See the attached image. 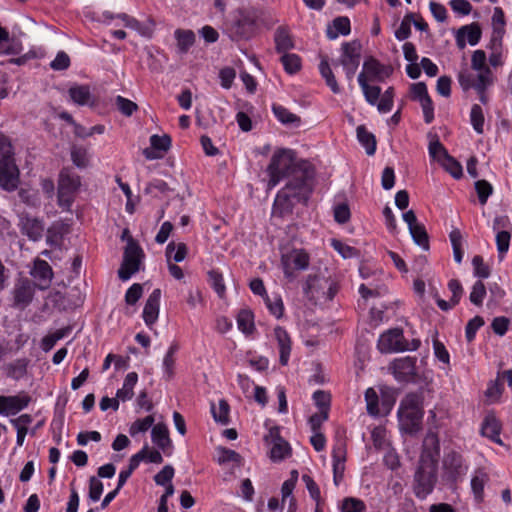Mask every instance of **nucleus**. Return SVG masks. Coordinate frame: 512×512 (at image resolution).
Instances as JSON below:
<instances>
[{"label": "nucleus", "instance_id": "nucleus-1", "mask_svg": "<svg viewBox=\"0 0 512 512\" xmlns=\"http://www.w3.org/2000/svg\"><path fill=\"white\" fill-rule=\"evenodd\" d=\"M295 179H289L283 189L276 195L273 214L283 217L292 213L295 202H307L312 191L314 169L311 165H302Z\"/></svg>", "mask_w": 512, "mask_h": 512}, {"label": "nucleus", "instance_id": "nucleus-2", "mask_svg": "<svg viewBox=\"0 0 512 512\" xmlns=\"http://www.w3.org/2000/svg\"><path fill=\"white\" fill-rule=\"evenodd\" d=\"M304 164L310 165L307 161L296 162L292 150L284 148L276 150L267 167L269 175L268 189L274 188L285 177L295 179L298 170L302 169Z\"/></svg>", "mask_w": 512, "mask_h": 512}, {"label": "nucleus", "instance_id": "nucleus-3", "mask_svg": "<svg viewBox=\"0 0 512 512\" xmlns=\"http://www.w3.org/2000/svg\"><path fill=\"white\" fill-rule=\"evenodd\" d=\"M304 294L313 301H330L334 298L338 291L335 280L324 275H309L305 286Z\"/></svg>", "mask_w": 512, "mask_h": 512}, {"label": "nucleus", "instance_id": "nucleus-4", "mask_svg": "<svg viewBox=\"0 0 512 512\" xmlns=\"http://www.w3.org/2000/svg\"><path fill=\"white\" fill-rule=\"evenodd\" d=\"M420 344L419 339H413L410 343L407 342L401 328H392L380 335L377 347L381 353H394L415 351L420 347Z\"/></svg>", "mask_w": 512, "mask_h": 512}, {"label": "nucleus", "instance_id": "nucleus-5", "mask_svg": "<svg viewBox=\"0 0 512 512\" xmlns=\"http://www.w3.org/2000/svg\"><path fill=\"white\" fill-rule=\"evenodd\" d=\"M437 482V465L419 462L413 479V492L418 499L430 495Z\"/></svg>", "mask_w": 512, "mask_h": 512}, {"label": "nucleus", "instance_id": "nucleus-6", "mask_svg": "<svg viewBox=\"0 0 512 512\" xmlns=\"http://www.w3.org/2000/svg\"><path fill=\"white\" fill-rule=\"evenodd\" d=\"M468 471V465L461 453L451 450L442 459V477L450 486H456Z\"/></svg>", "mask_w": 512, "mask_h": 512}, {"label": "nucleus", "instance_id": "nucleus-7", "mask_svg": "<svg viewBox=\"0 0 512 512\" xmlns=\"http://www.w3.org/2000/svg\"><path fill=\"white\" fill-rule=\"evenodd\" d=\"M144 253L139 244L132 238L127 242L123 254V261L118 270V276L121 280L127 281L133 274L139 271Z\"/></svg>", "mask_w": 512, "mask_h": 512}, {"label": "nucleus", "instance_id": "nucleus-8", "mask_svg": "<svg viewBox=\"0 0 512 512\" xmlns=\"http://www.w3.org/2000/svg\"><path fill=\"white\" fill-rule=\"evenodd\" d=\"M362 45L360 41L353 40L342 44V54L339 63L343 66L346 77L351 81L360 64Z\"/></svg>", "mask_w": 512, "mask_h": 512}, {"label": "nucleus", "instance_id": "nucleus-9", "mask_svg": "<svg viewBox=\"0 0 512 512\" xmlns=\"http://www.w3.org/2000/svg\"><path fill=\"white\" fill-rule=\"evenodd\" d=\"M19 183V169L14 155L0 158V186L6 191H14Z\"/></svg>", "mask_w": 512, "mask_h": 512}, {"label": "nucleus", "instance_id": "nucleus-10", "mask_svg": "<svg viewBox=\"0 0 512 512\" xmlns=\"http://www.w3.org/2000/svg\"><path fill=\"white\" fill-rule=\"evenodd\" d=\"M310 262L309 255L302 249H294L282 256L284 274L287 278H293L294 270H305Z\"/></svg>", "mask_w": 512, "mask_h": 512}, {"label": "nucleus", "instance_id": "nucleus-11", "mask_svg": "<svg viewBox=\"0 0 512 512\" xmlns=\"http://www.w3.org/2000/svg\"><path fill=\"white\" fill-rule=\"evenodd\" d=\"M390 370L399 382L413 381L416 375V358L403 357L395 359L390 365Z\"/></svg>", "mask_w": 512, "mask_h": 512}, {"label": "nucleus", "instance_id": "nucleus-12", "mask_svg": "<svg viewBox=\"0 0 512 512\" xmlns=\"http://www.w3.org/2000/svg\"><path fill=\"white\" fill-rule=\"evenodd\" d=\"M361 73L365 74L367 81L383 82L392 75L393 68L390 65L381 64L376 58L370 56L364 61Z\"/></svg>", "mask_w": 512, "mask_h": 512}, {"label": "nucleus", "instance_id": "nucleus-13", "mask_svg": "<svg viewBox=\"0 0 512 512\" xmlns=\"http://www.w3.org/2000/svg\"><path fill=\"white\" fill-rule=\"evenodd\" d=\"M439 456L440 441L438 435L433 431H429L423 440L419 462L437 465Z\"/></svg>", "mask_w": 512, "mask_h": 512}, {"label": "nucleus", "instance_id": "nucleus-14", "mask_svg": "<svg viewBox=\"0 0 512 512\" xmlns=\"http://www.w3.org/2000/svg\"><path fill=\"white\" fill-rule=\"evenodd\" d=\"M458 82L464 91L471 88L477 89L478 85L481 86L484 83H493V74L491 70H485L482 73L477 72V74H475L466 68L459 72Z\"/></svg>", "mask_w": 512, "mask_h": 512}, {"label": "nucleus", "instance_id": "nucleus-15", "mask_svg": "<svg viewBox=\"0 0 512 512\" xmlns=\"http://www.w3.org/2000/svg\"><path fill=\"white\" fill-rule=\"evenodd\" d=\"M30 274L39 289L45 290L50 287L53 279V270L47 261L36 258Z\"/></svg>", "mask_w": 512, "mask_h": 512}, {"label": "nucleus", "instance_id": "nucleus-16", "mask_svg": "<svg viewBox=\"0 0 512 512\" xmlns=\"http://www.w3.org/2000/svg\"><path fill=\"white\" fill-rule=\"evenodd\" d=\"M161 290L154 289L146 300L142 317L145 324L151 327L158 319L160 310Z\"/></svg>", "mask_w": 512, "mask_h": 512}, {"label": "nucleus", "instance_id": "nucleus-17", "mask_svg": "<svg viewBox=\"0 0 512 512\" xmlns=\"http://www.w3.org/2000/svg\"><path fill=\"white\" fill-rule=\"evenodd\" d=\"M20 229L22 234L26 235L32 241H38L42 238L44 232L43 222L28 214L20 216Z\"/></svg>", "mask_w": 512, "mask_h": 512}, {"label": "nucleus", "instance_id": "nucleus-18", "mask_svg": "<svg viewBox=\"0 0 512 512\" xmlns=\"http://www.w3.org/2000/svg\"><path fill=\"white\" fill-rule=\"evenodd\" d=\"M481 34V28L477 23L462 26L456 35L457 46L463 49L466 46V40L470 45L474 46L480 41Z\"/></svg>", "mask_w": 512, "mask_h": 512}, {"label": "nucleus", "instance_id": "nucleus-19", "mask_svg": "<svg viewBox=\"0 0 512 512\" xmlns=\"http://www.w3.org/2000/svg\"><path fill=\"white\" fill-rule=\"evenodd\" d=\"M34 288L27 279L19 281L13 290L14 306L25 308L33 299Z\"/></svg>", "mask_w": 512, "mask_h": 512}, {"label": "nucleus", "instance_id": "nucleus-20", "mask_svg": "<svg viewBox=\"0 0 512 512\" xmlns=\"http://www.w3.org/2000/svg\"><path fill=\"white\" fill-rule=\"evenodd\" d=\"M269 436L272 438L273 443L270 451L271 459L274 461L283 460L290 453V446L288 442L280 437L278 427H272L269 430Z\"/></svg>", "mask_w": 512, "mask_h": 512}, {"label": "nucleus", "instance_id": "nucleus-21", "mask_svg": "<svg viewBox=\"0 0 512 512\" xmlns=\"http://www.w3.org/2000/svg\"><path fill=\"white\" fill-rule=\"evenodd\" d=\"M152 442L165 454H170L172 450V441L169 437V431L164 423H158L151 430Z\"/></svg>", "mask_w": 512, "mask_h": 512}, {"label": "nucleus", "instance_id": "nucleus-22", "mask_svg": "<svg viewBox=\"0 0 512 512\" xmlns=\"http://www.w3.org/2000/svg\"><path fill=\"white\" fill-rule=\"evenodd\" d=\"M398 415L401 425L405 431L413 433L420 429V424L423 417L422 410L399 409Z\"/></svg>", "mask_w": 512, "mask_h": 512}, {"label": "nucleus", "instance_id": "nucleus-23", "mask_svg": "<svg viewBox=\"0 0 512 512\" xmlns=\"http://www.w3.org/2000/svg\"><path fill=\"white\" fill-rule=\"evenodd\" d=\"M490 477L483 467L475 469L471 478V490L477 503L484 500V487L489 482Z\"/></svg>", "mask_w": 512, "mask_h": 512}, {"label": "nucleus", "instance_id": "nucleus-24", "mask_svg": "<svg viewBox=\"0 0 512 512\" xmlns=\"http://www.w3.org/2000/svg\"><path fill=\"white\" fill-rule=\"evenodd\" d=\"M501 423L493 413H488L481 426V434L497 444H502L500 439Z\"/></svg>", "mask_w": 512, "mask_h": 512}, {"label": "nucleus", "instance_id": "nucleus-25", "mask_svg": "<svg viewBox=\"0 0 512 512\" xmlns=\"http://www.w3.org/2000/svg\"><path fill=\"white\" fill-rule=\"evenodd\" d=\"M70 99L79 106L94 105V98L87 85L75 84L68 90Z\"/></svg>", "mask_w": 512, "mask_h": 512}, {"label": "nucleus", "instance_id": "nucleus-26", "mask_svg": "<svg viewBox=\"0 0 512 512\" xmlns=\"http://www.w3.org/2000/svg\"><path fill=\"white\" fill-rule=\"evenodd\" d=\"M274 336L278 342L279 351H280V363L282 365H287L291 352V339L287 331L277 326L274 329Z\"/></svg>", "mask_w": 512, "mask_h": 512}, {"label": "nucleus", "instance_id": "nucleus-27", "mask_svg": "<svg viewBox=\"0 0 512 512\" xmlns=\"http://www.w3.org/2000/svg\"><path fill=\"white\" fill-rule=\"evenodd\" d=\"M448 288L452 293L450 301H445L441 298L436 299L437 305L442 311H448L456 306L459 303L463 293V287L457 279H451L448 282Z\"/></svg>", "mask_w": 512, "mask_h": 512}, {"label": "nucleus", "instance_id": "nucleus-28", "mask_svg": "<svg viewBox=\"0 0 512 512\" xmlns=\"http://www.w3.org/2000/svg\"><path fill=\"white\" fill-rule=\"evenodd\" d=\"M80 177L68 170H62L59 174L58 191L74 194L80 187Z\"/></svg>", "mask_w": 512, "mask_h": 512}, {"label": "nucleus", "instance_id": "nucleus-29", "mask_svg": "<svg viewBox=\"0 0 512 512\" xmlns=\"http://www.w3.org/2000/svg\"><path fill=\"white\" fill-rule=\"evenodd\" d=\"M275 49L278 53H287L294 47V42L289 30L284 26H279L274 33Z\"/></svg>", "mask_w": 512, "mask_h": 512}, {"label": "nucleus", "instance_id": "nucleus-30", "mask_svg": "<svg viewBox=\"0 0 512 512\" xmlns=\"http://www.w3.org/2000/svg\"><path fill=\"white\" fill-rule=\"evenodd\" d=\"M174 36L177 42V51L179 54H186L195 43V34L189 29H176Z\"/></svg>", "mask_w": 512, "mask_h": 512}, {"label": "nucleus", "instance_id": "nucleus-31", "mask_svg": "<svg viewBox=\"0 0 512 512\" xmlns=\"http://www.w3.org/2000/svg\"><path fill=\"white\" fill-rule=\"evenodd\" d=\"M333 457V479L335 485H339L343 479L345 470V450L342 446L335 447L332 453Z\"/></svg>", "mask_w": 512, "mask_h": 512}, {"label": "nucleus", "instance_id": "nucleus-32", "mask_svg": "<svg viewBox=\"0 0 512 512\" xmlns=\"http://www.w3.org/2000/svg\"><path fill=\"white\" fill-rule=\"evenodd\" d=\"M7 403L8 415H15L25 409L31 402V397L25 393L14 396H6L3 399Z\"/></svg>", "mask_w": 512, "mask_h": 512}, {"label": "nucleus", "instance_id": "nucleus-33", "mask_svg": "<svg viewBox=\"0 0 512 512\" xmlns=\"http://www.w3.org/2000/svg\"><path fill=\"white\" fill-rule=\"evenodd\" d=\"M368 82L369 81L365 79L364 73H360L358 75V83L363 91L366 101L371 105L378 104L379 97L381 95V88L378 86L369 85Z\"/></svg>", "mask_w": 512, "mask_h": 512}, {"label": "nucleus", "instance_id": "nucleus-34", "mask_svg": "<svg viewBox=\"0 0 512 512\" xmlns=\"http://www.w3.org/2000/svg\"><path fill=\"white\" fill-rule=\"evenodd\" d=\"M357 139L363 147H365L368 155H374L376 151V139L375 136L369 132L364 125H360L356 129Z\"/></svg>", "mask_w": 512, "mask_h": 512}, {"label": "nucleus", "instance_id": "nucleus-35", "mask_svg": "<svg viewBox=\"0 0 512 512\" xmlns=\"http://www.w3.org/2000/svg\"><path fill=\"white\" fill-rule=\"evenodd\" d=\"M351 31L350 20L347 17H337L333 20V28L327 29V37L331 40L336 39L339 34L348 35Z\"/></svg>", "mask_w": 512, "mask_h": 512}, {"label": "nucleus", "instance_id": "nucleus-36", "mask_svg": "<svg viewBox=\"0 0 512 512\" xmlns=\"http://www.w3.org/2000/svg\"><path fill=\"white\" fill-rule=\"evenodd\" d=\"M138 381V375L136 372H130L126 375L123 383V387L117 391V398L121 401L130 400L133 395V389Z\"/></svg>", "mask_w": 512, "mask_h": 512}, {"label": "nucleus", "instance_id": "nucleus-37", "mask_svg": "<svg viewBox=\"0 0 512 512\" xmlns=\"http://www.w3.org/2000/svg\"><path fill=\"white\" fill-rule=\"evenodd\" d=\"M319 71L321 76L325 79L327 86L331 89L334 94H339L341 89L336 81V78L330 68L328 60L323 57L319 64Z\"/></svg>", "mask_w": 512, "mask_h": 512}, {"label": "nucleus", "instance_id": "nucleus-38", "mask_svg": "<svg viewBox=\"0 0 512 512\" xmlns=\"http://www.w3.org/2000/svg\"><path fill=\"white\" fill-rule=\"evenodd\" d=\"M230 406L224 399L219 400L218 407L211 403V413L214 420L222 425H227L230 422L229 418Z\"/></svg>", "mask_w": 512, "mask_h": 512}, {"label": "nucleus", "instance_id": "nucleus-39", "mask_svg": "<svg viewBox=\"0 0 512 512\" xmlns=\"http://www.w3.org/2000/svg\"><path fill=\"white\" fill-rule=\"evenodd\" d=\"M237 326L244 334H252L255 330L253 313L247 309L241 310L237 315Z\"/></svg>", "mask_w": 512, "mask_h": 512}, {"label": "nucleus", "instance_id": "nucleus-40", "mask_svg": "<svg viewBox=\"0 0 512 512\" xmlns=\"http://www.w3.org/2000/svg\"><path fill=\"white\" fill-rule=\"evenodd\" d=\"M179 350L178 343L174 342L168 348V351L163 359V368L164 373L166 374L168 379H171L174 375V365H175V354Z\"/></svg>", "mask_w": 512, "mask_h": 512}, {"label": "nucleus", "instance_id": "nucleus-41", "mask_svg": "<svg viewBox=\"0 0 512 512\" xmlns=\"http://www.w3.org/2000/svg\"><path fill=\"white\" fill-rule=\"evenodd\" d=\"M438 162L443 166V168L450 173L452 177L455 179H459L463 175V169L461 164L454 159L452 156L448 155L444 159L438 158Z\"/></svg>", "mask_w": 512, "mask_h": 512}, {"label": "nucleus", "instance_id": "nucleus-42", "mask_svg": "<svg viewBox=\"0 0 512 512\" xmlns=\"http://www.w3.org/2000/svg\"><path fill=\"white\" fill-rule=\"evenodd\" d=\"M272 110L276 118L283 124H296L300 123V117L290 112L288 109L281 105H273Z\"/></svg>", "mask_w": 512, "mask_h": 512}, {"label": "nucleus", "instance_id": "nucleus-43", "mask_svg": "<svg viewBox=\"0 0 512 512\" xmlns=\"http://www.w3.org/2000/svg\"><path fill=\"white\" fill-rule=\"evenodd\" d=\"M187 255V246L184 243L175 244L170 242L166 248V256L168 261L173 259L175 262H181Z\"/></svg>", "mask_w": 512, "mask_h": 512}, {"label": "nucleus", "instance_id": "nucleus-44", "mask_svg": "<svg viewBox=\"0 0 512 512\" xmlns=\"http://www.w3.org/2000/svg\"><path fill=\"white\" fill-rule=\"evenodd\" d=\"M410 234L414 240V242L422 247L424 250L429 249V237L426 232L424 225L417 224L411 228H409Z\"/></svg>", "mask_w": 512, "mask_h": 512}, {"label": "nucleus", "instance_id": "nucleus-45", "mask_svg": "<svg viewBox=\"0 0 512 512\" xmlns=\"http://www.w3.org/2000/svg\"><path fill=\"white\" fill-rule=\"evenodd\" d=\"M217 454V462L219 464H225L229 462H233L237 464V466L242 464V456L234 450L219 447L217 449Z\"/></svg>", "mask_w": 512, "mask_h": 512}, {"label": "nucleus", "instance_id": "nucleus-46", "mask_svg": "<svg viewBox=\"0 0 512 512\" xmlns=\"http://www.w3.org/2000/svg\"><path fill=\"white\" fill-rule=\"evenodd\" d=\"M470 121L473 126V129L478 134H483L485 117H484L483 109L481 108L480 105L474 104L472 106L471 112H470Z\"/></svg>", "mask_w": 512, "mask_h": 512}, {"label": "nucleus", "instance_id": "nucleus-47", "mask_svg": "<svg viewBox=\"0 0 512 512\" xmlns=\"http://www.w3.org/2000/svg\"><path fill=\"white\" fill-rule=\"evenodd\" d=\"M281 62L288 74H295L301 68V59L294 53H284L281 57Z\"/></svg>", "mask_w": 512, "mask_h": 512}, {"label": "nucleus", "instance_id": "nucleus-48", "mask_svg": "<svg viewBox=\"0 0 512 512\" xmlns=\"http://www.w3.org/2000/svg\"><path fill=\"white\" fill-rule=\"evenodd\" d=\"M449 238L452 244L453 248V256L454 260L457 263H461L463 258V250H462V234L459 229H453L450 234Z\"/></svg>", "mask_w": 512, "mask_h": 512}, {"label": "nucleus", "instance_id": "nucleus-49", "mask_svg": "<svg viewBox=\"0 0 512 512\" xmlns=\"http://www.w3.org/2000/svg\"><path fill=\"white\" fill-rule=\"evenodd\" d=\"M155 422V419L152 415H148L145 418L137 419L134 421L130 428L129 433L131 436H135L138 433H143L149 430Z\"/></svg>", "mask_w": 512, "mask_h": 512}, {"label": "nucleus", "instance_id": "nucleus-50", "mask_svg": "<svg viewBox=\"0 0 512 512\" xmlns=\"http://www.w3.org/2000/svg\"><path fill=\"white\" fill-rule=\"evenodd\" d=\"M365 401L368 414L378 416L380 414L379 398L374 388H368L365 392Z\"/></svg>", "mask_w": 512, "mask_h": 512}, {"label": "nucleus", "instance_id": "nucleus-51", "mask_svg": "<svg viewBox=\"0 0 512 512\" xmlns=\"http://www.w3.org/2000/svg\"><path fill=\"white\" fill-rule=\"evenodd\" d=\"M208 276H209V282H210L211 286L213 287V289L215 290V292L217 293V295L220 298H224L225 293H226V287L224 284V279H223L222 274L220 272H218L217 270H211L208 272Z\"/></svg>", "mask_w": 512, "mask_h": 512}, {"label": "nucleus", "instance_id": "nucleus-52", "mask_svg": "<svg viewBox=\"0 0 512 512\" xmlns=\"http://www.w3.org/2000/svg\"><path fill=\"white\" fill-rule=\"evenodd\" d=\"M413 21V13H407L395 31V37L399 41L406 40L411 35V24Z\"/></svg>", "mask_w": 512, "mask_h": 512}, {"label": "nucleus", "instance_id": "nucleus-53", "mask_svg": "<svg viewBox=\"0 0 512 512\" xmlns=\"http://www.w3.org/2000/svg\"><path fill=\"white\" fill-rule=\"evenodd\" d=\"M115 105H116L117 109L124 116H127V117H130L135 111L138 110V105L135 102H133L123 96H120V95H118L115 98Z\"/></svg>", "mask_w": 512, "mask_h": 512}, {"label": "nucleus", "instance_id": "nucleus-54", "mask_svg": "<svg viewBox=\"0 0 512 512\" xmlns=\"http://www.w3.org/2000/svg\"><path fill=\"white\" fill-rule=\"evenodd\" d=\"M475 190L480 204L485 205L493 193V186L486 180H478L475 182Z\"/></svg>", "mask_w": 512, "mask_h": 512}, {"label": "nucleus", "instance_id": "nucleus-55", "mask_svg": "<svg viewBox=\"0 0 512 512\" xmlns=\"http://www.w3.org/2000/svg\"><path fill=\"white\" fill-rule=\"evenodd\" d=\"M342 512H365V503L358 498L347 497L342 501L341 505Z\"/></svg>", "mask_w": 512, "mask_h": 512}, {"label": "nucleus", "instance_id": "nucleus-56", "mask_svg": "<svg viewBox=\"0 0 512 512\" xmlns=\"http://www.w3.org/2000/svg\"><path fill=\"white\" fill-rule=\"evenodd\" d=\"M486 296V287L481 280L475 282L469 296V300L476 306H481Z\"/></svg>", "mask_w": 512, "mask_h": 512}, {"label": "nucleus", "instance_id": "nucleus-57", "mask_svg": "<svg viewBox=\"0 0 512 512\" xmlns=\"http://www.w3.org/2000/svg\"><path fill=\"white\" fill-rule=\"evenodd\" d=\"M472 265L474 268V275L481 279H486L490 276V267L484 263L483 257L475 255L472 259Z\"/></svg>", "mask_w": 512, "mask_h": 512}, {"label": "nucleus", "instance_id": "nucleus-58", "mask_svg": "<svg viewBox=\"0 0 512 512\" xmlns=\"http://www.w3.org/2000/svg\"><path fill=\"white\" fill-rule=\"evenodd\" d=\"M265 304L272 315L276 318H281L284 312L283 301L279 296L271 299L268 295L264 298Z\"/></svg>", "mask_w": 512, "mask_h": 512}, {"label": "nucleus", "instance_id": "nucleus-59", "mask_svg": "<svg viewBox=\"0 0 512 512\" xmlns=\"http://www.w3.org/2000/svg\"><path fill=\"white\" fill-rule=\"evenodd\" d=\"M422 398L418 393H409L401 401L399 409L404 410H422Z\"/></svg>", "mask_w": 512, "mask_h": 512}, {"label": "nucleus", "instance_id": "nucleus-60", "mask_svg": "<svg viewBox=\"0 0 512 512\" xmlns=\"http://www.w3.org/2000/svg\"><path fill=\"white\" fill-rule=\"evenodd\" d=\"M486 53L483 50H476L472 54L471 66L476 72L482 73L485 70H490L486 65Z\"/></svg>", "mask_w": 512, "mask_h": 512}, {"label": "nucleus", "instance_id": "nucleus-61", "mask_svg": "<svg viewBox=\"0 0 512 512\" xmlns=\"http://www.w3.org/2000/svg\"><path fill=\"white\" fill-rule=\"evenodd\" d=\"M150 144L152 149L166 152L171 146V138L166 134L162 136L152 135L150 137Z\"/></svg>", "mask_w": 512, "mask_h": 512}, {"label": "nucleus", "instance_id": "nucleus-62", "mask_svg": "<svg viewBox=\"0 0 512 512\" xmlns=\"http://www.w3.org/2000/svg\"><path fill=\"white\" fill-rule=\"evenodd\" d=\"M394 98V88L389 87L380 98L377 108L380 112L386 113L392 109Z\"/></svg>", "mask_w": 512, "mask_h": 512}, {"label": "nucleus", "instance_id": "nucleus-63", "mask_svg": "<svg viewBox=\"0 0 512 512\" xmlns=\"http://www.w3.org/2000/svg\"><path fill=\"white\" fill-rule=\"evenodd\" d=\"M483 325L484 320L481 316H475L469 320L465 328V336L468 342H471L475 338L477 330Z\"/></svg>", "mask_w": 512, "mask_h": 512}, {"label": "nucleus", "instance_id": "nucleus-64", "mask_svg": "<svg viewBox=\"0 0 512 512\" xmlns=\"http://www.w3.org/2000/svg\"><path fill=\"white\" fill-rule=\"evenodd\" d=\"M63 225L62 224H53L47 230L46 242L51 246L58 245L62 240L63 234Z\"/></svg>", "mask_w": 512, "mask_h": 512}]
</instances>
